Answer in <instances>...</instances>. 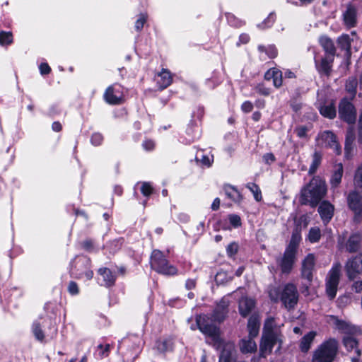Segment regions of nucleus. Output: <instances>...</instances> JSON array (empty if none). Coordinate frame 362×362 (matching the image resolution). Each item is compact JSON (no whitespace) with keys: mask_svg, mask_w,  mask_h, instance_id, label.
Segmentation results:
<instances>
[{"mask_svg":"<svg viewBox=\"0 0 362 362\" xmlns=\"http://www.w3.org/2000/svg\"><path fill=\"white\" fill-rule=\"evenodd\" d=\"M259 320L256 315H252L247 323V329L249 331V337L255 338L258 335L259 329Z\"/></svg>","mask_w":362,"mask_h":362,"instance_id":"nucleus-24","label":"nucleus"},{"mask_svg":"<svg viewBox=\"0 0 362 362\" xmlns=\"http://www.w3.org/2000/svg\"><path fill=\"white\" fill-rule=\"evenodd\" d=\"M327 193L325 181L320 177H314L300 192V204L316 207Z\"/></svg>","mask_w":362,"mask_h":362,"instance_id":"nucleus-3","label":"nucleus"},{"mask_svg":"<svg viewBox=\"0 0 362 362\" xmlns=\"http://www.w3.org/2000/svg\"><path fill=\"white\" fill-rule=\"evenodd\" d=\"M315 333L314 332H310L305 334L300 340V349L303 352H308L310 348V345L314 340Z\"/></svg>","mask_w":362,"mask_h":362,"instance_id":"nucleus-30","label":"nucleus"},{"mask_svg":"<svg viewBox=\"0 0 362 362\" xmlns=\"http://www.w3.org/2000/svg\"><path fill=\"white\" fill-rule=\"evenodd\" d=\"M339 118L349 124L355 123L356 110L354 105L347 99H342L339 104Z\"/></svg>","mask_w":362,"mask_h":362,"instance_id":"nucleus-10","label":"nucleus"},{"mask_svg":"<svg viewBox=\"0 0 362 362\" xmlns=\"http://www.w3.org/2000/svg\"><path fill=\"white\" fill-rule=\"evenodd\" d=\"M98 273L103 276L105 286H110L115 284V276L109 269L100 268L98 269Z\"/></svg>","mask_w":362,"mask_h":362,"instance_id":"nucleus-31","label":"nucleus"},{"mask_svg":"<svg viewBox=\"0 0 362 362\" xmlns=\"http://www.w3.org/2000/svg\"><path fill=\"white\" fill-rule=\"evenodd\" d=\"M357 6L352 2L346 6V10L343 13L344 25L348 28H354L357 23Z\"/></svg>","mask_w":362,"mask_h":362,"instance_id":"nucleus-15","label":"nucleus"},{"mask_svg":"<svg viewBox=\"0 0 362 362\" xmlns=\"http://www.w3.org/2000/svg\"><path fill=\"white\" fill-rule=\"evenodd\" d=\"M338 342L329 339L323 342L313 353L312 362H332L338 352Z\"/></svg>","mask_w":362,"mask_h":362,"instance_id":"nucleus-5","label":"nucleus"},{"mask_svg":"<svg viewBox=\"0 0 362 362\" xmlns=\"http://www.w3.org/2000/svg\"><path fill=\"white\" fill-rule=\"evenodd\" d=\"M52 128L55 132H60L62 129V127L59 122H54L52 123Z\"/></svg>","mask_w":362,"mask_h":362,"instance_id":"nucleus-63","label":"nucleus"},{"mask_svg":"<svg viewBox=\"0 0 362 362\" xmlns=\"http://www.w3.org/2000/svg\"><path fill=\"white\" fill-rule=\"evenodd\" d=\"M173 342L170 339L157 341V348L160 352H165L173 349Z\"/></svg>","mask_w":362,"mask_h":362,"instance_id":"nucleus-36","label":"nucleus"},{"mask_svg":"<svg viewBox=\"0 0 362 362\" xmlns=\"http://www.w3.org/2000/svg\"><path fill=\"white\" fill-rule=\"evenodd\" d=\"M334 206L328 201H322L318 207V213L325 223H329L334 216Z\"/></svg>","mask_w":362,"mask_h":362,"instance_id":"nucleus-18","label":"nucleus"},{"mask_svg":"<svg viewBox=\"0 0 362 362\" xmlns=\"http://www.w3.org/2000/svg\"><path fill=\"white\" fill-rule=\"evenodd\" d=\"M239 40L241 43L246 44L249 42L250 37L248 35L243 33L240 35Z\"/></svg>","mask_w":362,"mask_h":362,"instance_id":"nucleus-60","label":"nucleus"},{"mask_svg":"<svg viewBox=\"0 0 362 362\" xmlns=\"http://www.w3.org/2000/svg\"><path fill=\"white\" fill-rule=\"evenodd\" d=\"M341 265L336 263L329 272L326 281V293L330 300L335 298L340 280Z\"/></svg>","mask_w":362,"mask_h":362,"instance_id":"nucleus-7","label":"nucleus"},{"mask_svg":"<svg viewBox=\"0 0 362 362\" xmlns=\"http://www.w3.org/2000/svg\"><path fill=\"white\" fill-rule=\"evenodd\" d=\"M351 39L348 35H343L337 40V45L339 49L344 51V56L347 58L351 57Z\"/></svg>","mask_w":362,"mask_h":362,"instance_id":"nucleus-25","label":"nucleus"},{"mask_svg":"<svg viewBox=\"0 0 362 362\" xmlns=\"http://www.w3.org/2000/svg\"><path fill=\"white\" fill-rule=\"evenodd\" d=\"M319 111L323 117L330 119H334L337 115L336 108L333 103L320 105L319 107Z\"/></svg>","mask_w":362,"mask_h":362,"instance_id":"nucleus-28","label":"nucleus"},{"mask_svg":"<svg viewBox=\"0 0 362 362\" xmlns=\"http://www.w3.org/2000/svg\"><path fill=\"white\" fill-rule=\"evenodd\" d=\"M13 42V35L11 32H0V45H8Z\"/></svg>","mask_w":362,"mask_h":362,"instance_id":"nucleus-38","label":"nucleus"},{"mask_svg":"<svg viewBox=\"0 0 362 362\" xmlns=\"http://www.w3.org/2000/svg\"><path fill=\"white\" fill-rule=\"evenodd\" d=\"M33 332L35 338L39 341H43L45 338L44 333L41 329V325L39 322H35L33 325Z\"/></svg>","mask_w":362,"mask_h":362,"instance_id":"nucleus-39","label":"nucleus"},{"mask_svg":"<svg viewBox=\"0 0 362 362\" xmlns=\"http://www.w3.org/2000/svg\"><path fill=\"white\" fill-rule=\"evenodd\" d=\"M334 58V57H332V55L325 56L321 59L320 62L315 61V66L320 74L326 76H330Z\"/></svg>","mask_w":362,"mask_h":362,"instance_id":"nucleus-17","label":"nucleus"},{"mask_svg":"<svg viewBox=\"0 0 362 362\" xmlns=\"http://www.w3.org/2000/svg\"><path fill=\"white\" fill-rule=\"evenodd\" d=\"M266 54L269 58H274L277 55V50L274 45H269L267 47V52Z\"/></svg>","mask_w":362,"mask_h":362,"instance_id":"nucleus-49","label":"nucleus"},{"mask_svg":"<svg viewBox=\"0 0 362 362\" xmlns=\"http://www.w3.org/2000/svg\"><path fill=\"white\" fill-rule=\"evenodd\" d=\"M228 306L229 300L223 298L217 303L211 317L206 315L196 317L195 321L199 329L204 334L210 337L214 341L215 345L218 344L219 346L222 341L220 337V329L212 322H223L228 315Z\"/></svg>","mask_w":362,"mask_h":362,"instance_id":"nucleus-1","label":"nucleus"},{"mask_svg":"<svg viewBox=\"0 0 362 362\" xmlns=\"http://www.w3.org/2000/svg\"><path fill=\"white\" fill-rule=\"evenodd\" d=\"M257 349V345L253 338L249 337L248 339H242L240 343V349L242 353H252Z\"/></svg>","mask_w":362,"mask_h":362,"instance_id":"nucleus-29","label":"nucleus"},{"mask_svg":"<svg viewBox=\"0 0 362 362\" xmlns=\"http://www.w3.org/2000/svg\"><path fill=\"white\" fill-rule=\"evenodd\" d=\"M241 109L245 112H250L253 109V105L250 101H245V103H243Z\"/></svg>","mask_w":362,"mask_h":362,"instance_id":"nucleus-55","label":"nucleus"},{"mask_svg":"<svg viewBox=\"0 0 362 362\" xmlns=\"http://www.w3.org/2000/svg\"><path fill=\"white\" fill-rule=\"evenodd\" d=\"M346 200L349 209L354 213V221L360 222L362 218V195L353 190L347 195Z\"/></svg>","mask_w":362,"mask_h":362,"instance_id":"nucleus-9","label":"nucleus"},{"mask_svg":"<svg viewBox=\"0 0 362 362\" xmlns=\"http://www.w3.org/2000/svg\"><path fill=\"white\" fill-rule=\"evenodd\" d=\"M141 191L144 196H149L153 192V188L149 183L144 182L141 185Z\"/></svg>","mask_w":362,"mask_h":362,"instance_id":"nucleus-46","label":"nucleus"},{"mask_svg":"<svg viewBox=\"0 0 362 362\" xmlns=\"http://www.w3.org/2000/svg\"><path fill=\"white\" fill-rule=\"evenodd\" d=\"M255 90L260 95L264 96H268L270 93L271 90L269 88L266 87L264 84L263 83H259L257 85L255 88Z\"/></svg>","mask_w":362,"mask_h":362,"instance_id":"nucleus-41","label":"nucleus"},{"mask_svg":"<svg viewBox=\"0 0 362 362\" xmlns=\"http://www.w3.org/2000/svg\"><path fill=\"white\" fill-rule=\"evenodd\" d=\"M147 16L146 14H141L139 18L136 21L135 28L137 30H141L144 23L146 21Z\"/></svg>","mask_w":362,"mask_h":362,"instance_id":"nucleus-45","label":"nucleus"},{"mask_svg":"<svg viewBox=\"0 0 362 362\" xmlns=\"http://www.w3.org/2000/svg\"><path fill=\"white\" fill-rule=\"evenodd\" d=\"M345 271L350 280L354 279L362 272L361 260L357 257L349 259L345 264Z\"/></svg>","mask_w":362,"mask_h":362,"instance_id":"nucleus-16","label":"nucleus"},{"mask_svg":"<svg viewBox=\"0 0 362 362\" xmlns=\"http://www.w3.org/2000/svg\"><path fill=\"white\" fill-rule=\"evenodd\" d=\"M226 274L224 272H218L216 275L215 279L217 283H223V276H225Z\"/></svg>","mask_w":362,"mask_h":362,"instance_id":"nucleus-64","label":"nucleus"},{"mask_svg":"<svg viewBox=\"0 0 362 362\" xmlns=\"http://www.w3.org/2000/svg\"><path fill=\"white\" fill-rule=\"evenodd\" d=\"M238 243L233 242L229 244L226 248L227 254L229 257H232L235 255L238 251Z\"/></svg>","mask_w":362,"mask_h":362,"instance_id":"nucleus-44","label":"nucleus"},{"mask_svg":"<svg viewBox=\"0 0 362 362\" xmlns=\"http://www.w3.org/2000/svg\"><path fill=\"white\" fill-rule=\"evenodd\" d=\"M319 42L326 53L325 56L332 55V57H334L336 54V47L333 41L327 36H322L320 37Z\"/></svg>","mask_w":362,"mask_h":362,"instance_id":"nucleus-22","label":"nucleus"},{"mask_svg":"<svg viewBox=\"0 0 362 362\" xmlns=\"http://www.w3.org/2000/svg\"><path fill=\"white\" fill-rule=\"evenodd\" d=\"M314 267L315 256L313 254H308L302 262L301 278L307 281H313Z\"/></svg>","mask_w":362,"mask_h":362,"instance_id":"nucleus-12","label":"nucleus"},{"mask_svg":"<svg viewBox=\"0 0 362 362\" xmlns=\"http://www.w3.org/2000/svg\"><path fill=\"white\" fill-rule=\"evenodd\" d=\"M329 318V322H332L337 329L344 333H351L353 331L354 328L350 324L344 320H339L337 316L330 315Z\"/></svg>","mask_w":362,"mask_h":362,"instance_id":"nucleus-23","label":"nucleus"},{"mask_svg":"<svg viewBox=\"0 0 362 362\" xmlns=\"http://www.w3.org/2000/svg\"><path fill=\"white\" fill-rule=\"evenodd\" d=\"M312 281H305V283L302 284V286L300 287V291L301 293L305 296H308L310 294L309 288L311 286Z\"/></svg>","mask_w":362,"mask_h":362,"instance_id":"nucleus-51","label":"nucleus"},{"mask_svg":"<svg viewBox=\"0 0 362 362\" xmlns=\"http://www.w3.org/2000/svg\"><path fill=\"white\" fill-rule=\"evenodd\" d=\"M308 128L305 126H300L295 129V132L300 138H305L307 136Z\"/></svg>","mask_w":362,"mask_h":362,"instance_id":"nucleus-47","label":"nucleus"},{"mask_svg":"<svg viewBox=\"0 0 362 362\" xmlns=\"http://www.w3.org/2000/svg\"><path fill=\"white\" fill-rule=\"evenodd\" d=\"M321 139L325 142L326 147H330L337 141V136L331 131H325L322 133Z\"/></svg>","mask_w":362,"mask_h":362,"instance_id":"nucleus-33","label":"nucleus"},{"mask_svg":"<svg viewBox=\"0 0 362 362\" xmlns=\"http://www.w3.org/2000/svg\"><path fill=\"white\" fill-rule=\"evenodd\" d=\"M355 292L360 293L362 291V281H356L353 284L352 286Z\"/></svg>","mask_w":362,"mask_h":362,"instance_id":"nucleus-58","label":"nucleus"},{"mask_svg":"<svg viewBox=\"0 0 362 362\" xmlns=\"http://www.w3.org/2000/svg\"><path fill=\"white\" fill-rule=\"evenodd\" d=\"M303 217H300L293 229L291 240L282 256L276 259L277 265L284 274H289L296 261V255L301 241V223Z\"/></svg>","mask_w":362,"mask_h":362,"instance_id":"nucleus-2","label":"nucleus"},{"mask_svg":"<svg viewBox=\"0 0 362 362\" xmlns=\"http://www.w3.org/2000/svg\"><path fill=\"white\" fill-rule=\"evenodd\" d=\"M344 169L341 163H339L335 166V169L330 179V184L332 187H337L341 181Z\"/></svg>","mask_w":362,"mask_h":362,"instance_id":"nucleus-26","label":"nucleus"},{"mask_svg":"<svg viewBox=\"0 0 362 362\" xmlns=\"http://www.w3.org/2000/svg\"><path fill=\"white\" fill-rule=\"evenodd\" d=\"M358 81L356 78H349L346 83V90L352 98L356 95Z\"/></svg>","mask_w":362,"mask_h":362,"instance_id":"nucleus-35","label":"nucleus"},{"mask_svg":"<svg viewBox=\"0 0 362 362\" xmlns=\"http://www.w3.org/2000/svg\"><path fill=\"white\" fill-rule=\"evenodd\" d=\"M150 263L153 270L163 275L174 276L177 274L178 269L170 264L163 253L158 250L152 252Z\"/></svg>","mask_w":362,"mask_h":362,"instance_id":"nucleus-6","label":"nucleus"},{"mask_svg":"<svg viewBox=\"0 0 362 362\" xmlns=\"http://www.w3.org/2000/svg\"><path fill=\"white\" fill-rule=\"evenodd\" d=\"M219 206H220V199L218 198H216L211 204V209L213 211H216L219 209Z\"/></svg>","mask_w":362,"mask_h":362,"instance_id":"nucleus-62","label":"nucleus"},{"mask_svg":"<svg viewBox=\"0 0 362 362\" xmlns=\"http://www.w3.org/2000/svg\"><path fill=\"white\" fill-rule=\"evenodd\" d=\"M268 293L272 302L277 303L280 300L288 310H293L298 302L299 293L296 286L293 283L286 284L282 288L271 286Z\"/></svg>","mask_w":362,"mask_h":362,"instance_id":"nucleus-4","label":"nucleus"},{"mask_svg":"<svg viewBox=\"0 0 362 362\" xmlns=\"http://www.w3.org/2000/svg\"><path fill=\"white\" fill-rule=\"evenodd\" d=\"M263 160L266 164L269 165L276 160V158L272 153H267L263 156Z\"/></svg>","mask_w":362,"mask_h":362,"instance_id":"nucleus-52","label":"nucleus"},{"mask_svg":"<svg viewBox=\"0 0 362 362\" xmlns=\"http://www.w3.org/2000/svg\"><path fill=\"white\" fill-rule=\"evenodd\" d=\"M69 292L72 295H76L78 293V287L76 282L71 281L68 286Z\"/></svg>","mask_w":362,"mask_h":362,"instance_id":"nucleus-50","label":"nucleus"},{"mask_svg":"<svg viewBox=\"0 0 362 362\" xmlns=\"http://www.w3.org/2000/svg\"><path fill=\"white\" fill-rule=\"evenodd\" d=\"M103 141V136L100 134H94L91 137V142L95 146H98Z\"/></svg>","mask_w":362,"mask_h":362,"instance_id":"nucleus-54","label":"nucleus"},{"mask_svg":"<svg viewBox=\"0 0 362 362\" xmlns=\"http://www.w3.org/2000/svg\"><path fill=\"white\" fill-rule=\"evenodd\" d=\"M221 344L218 346V344L214 346L216 349H220L222 347V349L219 356L218 362H233L234 359V355L235 354V345L232 342H226L223 343V341L221 339ZM214 343V341H213Z\"/></svg>","mask_w":362,"mask_h":362,"instance_id":"nucleus-13","label":"nucleus"},{"mask_svg":"<svg viewBox=\"0 0 362 362\" xmlns=\"http://www.w3.org/2000/svg\"><path fill=\"white\" fill-rule=\"evenodd\" d=\"M105 100L110 105H120L124 103L122 87L119 84L109 86L104 93Z\"/></svg>","mask_w":362,"mask_h":362,"instance_id":"nucleus-11","label":"nucleus"},{"mask_svg":"<svg viewBox=\"0 0 362 362\" xmlns=\"http://www.w3.org/2000/svg\"><path fill=\"white\" fill-rule=\"evenodd\" d=\"M320 238L321 231L318 227H313L309 230L308 239L311 243L319 242Z\"/></svg>","mask_w":362,"mask_h":362,"instance_id":"nucleus-34","label":"nucleus"},{"mask_svg":"<svg viewBox=\"0 0 362 362\" xmlns=\"http://www.w3.org/2000/svg\"><path fill=\"white\" fill-rule=\"evenodd\" d=\"M330 148L333 149L334 152L337 154V155H340L341 153V145L339 144V141H337L334 144L333 146L332 145L330 147Z\"/></svg>","mask_w":362,"mask_h":362,"instance_id":"nucleus-57","label":"nucleus"},{"mask_svg":"<svg viewBox=\"0 0 362 362\" xmlns=\"http://www.w3.org/2000/svg\"><path fill=\"white\" fill-rule=\"evenodd\" d=\"M225 192H226V194L231 198V199H235L234 197V194L233 193H236L238 194V191L235 189V187H232V186H226L225 187Z\"/></svg>","mask_w":362,"mask_h":362,"instance_id":"nucleus-53","label":"nucleus"},{"mask_svg":"<svg viewBox=\"0 0 362 362\" xmlns=\"http://www.w3.org/2000/svg\"><path fill=\"white\" fill-rule=\"evenodd\" d=\"M343 344L348 351L351 352L354 351L356 356H354L353 357L359 359L361 353L358 348V342L356 338L352 336L344 337L343 339Z\"/></svg>","mask_w":362,"mask_h":362,"instance_id":"nucleus-21","label":"nucleus"},{"mask_svg":"<svg viewBox=\"0 0 362 362\" xmlns=\"http://www.w3.org/2000/svg\"><path fill=\"white\" fill-rule=\"evenodd\" d=\"M354 182L356 188L362 191V165L357 168Z\"/></svg>","mask_w":362,"mask_h":362,"instance_id":"nucleus-40","label":"nucleus"},{"mask_svg":"<svg viewBox=\"0 0 362 362\" xmlns=\"http://www.w3.org/2000/svg\"><path fill=\"white\" fill-rule=\"evenodd\" d=\"M356 139L355 129L353 126L347 128L345 136L344 156L346 159H351L354 156Z\"/></svg>","mask_w":362,"mask_h":362,"instance_id":"nucleus-14","label":"nucleus"},{"mask_svg":"<svg viewBox=\"0 0 362 362\" xmlns=\"http://www.w3.org/2000/svg\"><path fill=\"white\" fill-rule=\"evenodd\" d=\"M40 70L42 74H47L51 71L49 66L46 63H42L40 65Z\"/></svg>","mask_w":362,"mask_h":362,"instance_id":"nucleus-56","label":"nucleus"},{"mask_svg":"<svg viewBox=\"0 0 362 362\" xmlns=\"http://www.w3.org/2000/svg\"><path fill=\"white\" fill-rule=\"evenodd\" d=\"M280 342L279 334L272 329L264 331L261 340L260 344V352L262 356L270 354L274 346L277 343Z\"/></svg>","mask_w":362,"mask_h":362,"instance_id":"nucleus-8","label":"nucleus"},{"mask_svg":"<svg viewBox=\"0 0 362 362\" xmlns=\"http://www.w3.org/2000/svg\"><path fill=\"white\" fill-rule=\"evenodd\" d=\"M158 76L160 77V80L158 81V83L161 89L166 88L171 84L173 78L170 71L167 69H163Z\"/></svg>","mask_w":362,"mask_h":362,"instance_id":"nucleus-27","label":"nucleus"},{"mask_svg":"<svg viewBox=\"0 0 362 362\" xmlns=\"http://www.w3.org/2000/svg\"><path fill=\"white\" fill-rule=\"evenodd\" d=\"M196 282L193 279H187L185 284V287L188 290H191L195 288Z\"/></svg>","mask_w":362,"mask_h":362,"instance_id":"nucleus-59","label":"nucleus"},{"mask_svg":"<svg viewBox=\"0 0 362 362\" xmlns=\"http://www.w3.org/2000/svg\"><path fill=\"white\" fill-rule=\"evenodd\" d=\"M246 187L253 194L256 201L260 202L262 200V192L257 185L255 183H248Z\"/></svg>","mask_w":362,"mask_h":362,"instance_id":"nucleus-37","label":"nucleus"},{"mask_svg":"<svg viewBox=\"0 0 362 362\" xmlns=\"http://www.w3.org/2000/svg\"><path fill=\"white\" fill-rule=\"evenodd\" d=\"M322 158V156L321 153H320L318 151H315L314 153V154L313 156V162H312V164L308 170V174L310 175H312L316 173L318 167L321 164Z\"/></svg>","mask_w":362,"mask_h":362,"instance_id":"nucleus-32","label":"nucleus"},{"mask_svg":"<svg viewBox=\"0 0 362 362\" xmlns=\"http://www.w3.org/2000/svg\"><path fill=\"white\" fill-rule=\"evenodd\" d=\"M255 307V301L247 297L242 298L239 301V312L242 317L248 316Z\"/></svg>","mask_w":362,"mask_h":362,"instance_id":"nucleus-20","label":"nucleus"},{"mask_svg":"<svg viewBox=\"0 0 362 362\" xmlns=\"http://www.w3.org/2000/svg\"><path fill=\"white\" fill-rule=\"evenodd\" d=\"M230 223L235 228L240 227L242 225L241 218L237 214H230L228 217Z\"/></svg>","mask_w":362,"mask_h":362,"instance_id":"nucleus-42","label":"nucleus"},{"mask_svg":"<svg viewBox=\"0 0 362 362\" xmlns=\"http://www.w3.org/2000/svg\"><path fill=\"white\" fill-rule=\"evenodd\" d=\"M279 69L276 68H272L269 69L264 76V78L267 81H270L271 79H274V76L276 75V72H277Z\"/></svg>","mask_w":362,"mask_h":362,"instance_id":"nucleus-48","label":"nucleus"},{"mask_svg":"<svg viewBox=\"0 0 362 362\" xmlns=\"http://www.w3.org/2000/svg\"><path fill=\"white\" fill-rule=\"evenodd\" d=\"M362 235L358 233L351 234L348 238L346 244V250L349 253L356 252L361 247Z\"/></svg>","mask_w":362,"mask_h":362,"instance_id":"nucleus-19","label":"nucleus"},{"mask_svg":"<svg viewBox=\"0 0 362 362\" xmlns=\"http://www.w3.org/2000/svg\"><path fill=\"white\" fill-rule=\"evenodd\" d=\"M143 146L146 150H152L154 148V143L152 141H146Z\"/></svg>","mask_w":362,"mask_h":362,"instance_id":"nucleus-61","label":"nucleus"},{"mask_svg":"<svg viewBox=\"0 0 362 362\" xmlns=\"http://www.w3.org/2000/svg\"><path fill=\"white\" fill-rule=\"evenodd\" d=\"M273 84L276 88H280L283 84V77L281 71L279 70L276 72V75L273 79Z\"/></svg>","mask_w":362,"mask_h":362,"instance_id":"nucleus-43","label":"nucleus"}]
</instances>
